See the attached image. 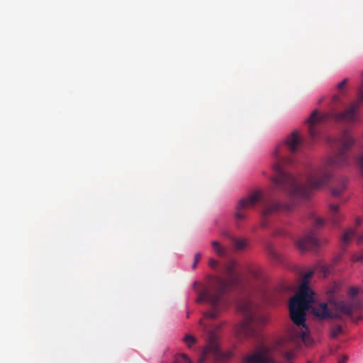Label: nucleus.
<instances>
[{
    "label": "nucleus",
    "mask_w": 363,
    "mask_h": 363,
    "mask_svg": "<svg viewBox=\"0 0 363 363\" xmlns=\"http://www.w3.org/2000/svg\"><path fill=\"white\" fill-rule=\"evenodd\" d=\"M362 223V219L360 218H357L355 220V224L357 225H360Z\"/></svg>",
    "instance_id": "cd10ccee"
},
{
    "label": "nucleus",
    "mask_w": 363,
    "mask_h": 363,
    "mask_svg": "<svg viewBox=\"0 0 363 363\" xmlns=\"http://www.w3.org/2000/svg\"><path fill=\"white\" fill-rule=\"evenodd\" d=\"M179 357L183 359V361L186 363H193L192 360L184 353H182Z\"/></svg>",
    "instance_id": "4be33fe9"
},
{
    "label": "nucleus",
    "mask_w": 363,
    "mask_h": 363,
    "mask_svg": "<svg viewBox=\"0 0 363 363\" xmlns=\"http://www.w3.org/2000/svg\"><path fill=\"white\" fill-rule=\"evenodd\" d=\"M201 258V255L200 253H196L194 256V262L192 264V268L193 269H195L196 267V265L198 264V262L200 261Z\"/></svg>",
    "instance_id": "412c9836"
},
{
    "label": "nucleus",
    "mask_w": 363,
    "mask_h": 363,
    "mask_svg": "<svg viewBox=\"0 0 363 363\" xmlns=\"http://www.w3.org/2000/svg\"><path fill=\"white\" fill-rule=\"evenodd\" d=\"M313 274V272L305 274L298 291L289 301L290 317L294 325L289 329L287 335L280 342L281 347L289 348V352L284 353V357L289 363H293L291 359L294 357V349L301 342L305 344L308 342V328L306 325V316L311 307L310 303L314 302V293L309 287V279Z\"/></svg>",
    "instance_id": "7ed1b4c3"
},
{
    "label": "nucleus",
    "mask_w": 363,
    "mask_h": 363,
    "mask_svg": "<svg viewBox=\"0 0 363 363\" xmlns=\"http://www.w3.org/2000/svg\"><path fill=\"white\" fill-rule=\"evenodd\" d=\"M347 361V357L346 356H344L339 359L338 363H346Z\"/></svg>",
    "instance_id": "bb28decb"
},
{
    "label": "nucleus",
    "mask_w": 363,
    "mask_h": 363,
    "mask_svg": "<svg viewBox=\"0 0 363 363\" xmlns=\"http://www.w3.org/2000/svg\"><path fill=\"white\" fill-rule=\"evenodd\" d=\"M352 261L354 262H363V254L362 255H354L352 257Z\"/></svg>",
    "instance_id": "aec40b11"
},
{
    "label": "nucleus",
    "mask_w": 363,
    "mask_h": 363,
    "mask_svg": "<svg viewBox=\"0 0 363 363\" xmlns=\"http://www.w3.org/2000/svg\"><path fill=\"white\" fill-rule=\"evenodd\" d=\"M308 363H311V362H308Z\"/></svg>",
    "instance_id": "7c9ffc66"
},
{
    "label": "nucleus",
    "mask_w": 363,
    "mask_h": 363,
    "mask_svg": "<svg viewBox=\"0 0 363 363\" xmlns=\"http://www.w3.org/2000/svg\"><path fill=\"white\" fill-rule=\"evenodd\" d=\"M235 262L233 260L229 261L225 264L223 268V273L226 277V279L219 277H211L208 286L199 292V296L196 300V302L199 303L207 302L211 306L212 308L211 311L205 313L203 318L199 321L200 325L203 328L204 332L207 333V339L206 346L198 359V363H205L208 359L225 361L232 357L231 352H223L220 348L216 331L220 330L221 326L218 325L214 330L209 325L208 320L218 317L221 311L219 307L223 303L224 294L228 287L237 281L238 275L235 272Z\"/></svg>",
    "instance_id": "f03ea898"
},
{
    "label": "nucleus",
    "mask_w": 363,
    "mask_h": 363,
    "mask_svg": "<svg viewBox=\"0 0 363 363\" xmlns=\"http://www.w3.org/2000/svg\"><path fill=\"white\" fill-rule=\"evenodd\" d=\"M342 332V328L341 325H336L331 330L330 336L332 338H336Z\"/></svg>",
    "instance_id": "f3484780"
},
{
    "label": "nucleus",
    "mask_w": 363,
    "mask_h": 363,
    "mask_svg": "<svg viewBox=\"0 0 363 363\" xmlns=\"http://www.w3.org/2000/svg\"><path fill=\"white\" fill-rule=\"evenodd\" d=\"M224 235L230 239L231 241L235 250H242L247 246L246 240L244 239H238L234 236L231 235L228 233H225Z\"/></svg>",
    "instance_id": "ddd939ff"
},
{
    "label": "nucleus",
    "mask_w": 363,
    "mask_h": 363,
    "mask_svg": "<svg viewBox=\"0 0 363 363\" xmlns=\"http://www.w3.org/2000/svg\"><path fill=\"white\" fill-rule=\"evenodd\" d=\"M333 98H334V100H337L338 99V96H335Z\"/></svg>",
    "instance_id": "c756f323"
},
{
    "label": "nucleus",
    "mask_w": 363,
    "mask_h": 363,
    "mask_svg": "<svg viewBox=\"0 0 363 363\" xmlns=\"http://www.w3.org/2000/svg\"><path fill=\"white\" fill-rule=\"evenodd\" d=\"M211 245H212V247L215 252V253L220 256V257H223L226 255V250L225 248L220 245V242H218V241L216 240H213L211 242Z\"/></svg>",
    "instance_id": "4468645a"
},
{
    "label": "nucleus",
    "mask_w": 363,
    "mask_h": 363,
    "mask_svg": "<svg viewBox=\"0 0 363 363\" xmlns=\"http://www.w3.org/2000/svg\"><path fill=\"white\" fill-rule=\"evenodd\" d=\"M359 294V289L356 287L351 288L350 290V294L352 296H357Z\"/></svg>",
    "instance_id": "b1692460"
},
{
    "label": "nucleus",
    "mask_w": 363,
    "mask_h": 363,
    "mask_svg": "<svg viewBox=\"0 0 363 363\" xmlns=\"http://www.w3.org/2000/svg\"><path fill=\"white\" fill-rule=\"evenodd\" d=\"M328 219L333 227H338L340 225L343 219V216L340 213L338 205H330Z\"/></svg>",
    "instance_id": "9d476101"
},
{
    "label": "nucleus",
    "mask_w": 363,
    "mask_h": 363,
    "mask_svg": "<svg viewBox=\"0 0 363 363\" xmlns=\"http://www.w3.org/2000/svg\"><path fill=\"white\" fill-rule=\"evenodd\" d=\"M363 308V303L360 301H335L333 303L334 311H332V318L342 319V315L352 317L354 310Z\"/></svg>",
    "instance_id": "0eeeda50"
},
{
    "label": "nucleus",
    "mask_w": 363,
    "mask_h": 363,
    "mask_svg": "<svg viewBox=\"0 0 363 363\" xmlns=\"http://www.w3.org/2000/svg\"><path fill=\"white\" fill-rule=\"evenodd\" d=\"M271 195L269 193L263 194L260 191H256L250 194L246 198L241 199L235 208L234 213L235 218L238 220H244L247 218L246 211L252 208L255 205L261 201L262 203V216L267 218L271 214L280 210L291 211L293 208V204H281L279 202L271 201Z\"/></svg>",
    "instance_id": "20e7f679"
},
{
    "label": "nucleus",
    "mask_w": 363,
    "mask_h": 363,
    "mask_svg": "<svg viewBox=\"0 0 363 363\" xmlns=\"http://www.w3.org/2000/svg\"><path fill=\"white\" fill-rule=\"evenodd\" d=\"M302 144L303 139L301 138L297 130H294L285 140V145L289 151L291 153L296 152Z\"/></svg>",
    "instance_id": "1a4fd4ad"
},
{
    "label": "nucleus",
    "mask_w": 363,
    "mask_h": 363,
    "mask_svg": "<svg viewBox=\"0 0 363 363\" xmlns=\"http://www.w3.org/2000/svg\"><path fill=\"white\" fill-rule=\"evenodd\" d=\"M218 265V262L217 260L214 259H210L209 260V266L210 267H211L212 269H216Z\"/></svg>",
    "instance_id": "5701e85b"
},
{
    "label": "nucleus",
    "mask_w": 363,
    "mask_h": 363,
    "mask_svg": "<svg viewBox=\"0 0 363 363\" xmlns=\"http://www.w3.org/2000/svg\"><path fill=\"white\" fill-rule=\"evenodd\" d=\"M173 363H180L179 360L178 359V358H177Z\"/></svg>",
    "instance_id": "c85d7f7f"
},
{
    "label": "nucleus",
    "mask_w": 363,
    "mask_h": 363,
    "mask_svg": "<svg viewBox=\"0 0 363 363\" xmlns=\"http://www.w3.org/2000/svg\"><path fill=\"white\" fill-rule=\"evenodd\" d=\"M354 142V138L347 130H343L337 138H329L328 144L337 147V152L320 166L311 168L306 176L304 185L284 169L283 165L291 163V160L283 158L281 156V148L277 147L273 152L276 160L272 166L274 175L271 178L274 189L286 192L291 197H308L310 190L320 188L326 184L335 168L350 164L347 153Z\"/></svg>",
    "instance_id": "f257e3e1"
},
{
    "label": "nucleus",
    "mask_w": 363,
    "mask_h": 363,
    "mask_svg": "<svg viewBox=\"0 0 363 363\" xmlns=\"http://www.w3.org/2000/svg\"><path fill=\"white\" fill-rule=\"evenodd\" d=\"M238 308L242 312L244 319L235 328L237 336L240 337L257 336L260 327L266 322V318L257 314V306L250 299L240 301Z\"/></svg>",
    "instance_id": "39448f33"
},
{
    "label": "nucleus",
    "mask_w": 363,
    "mask_h": 363,
    "mask_svg": "<svg viewBox=\"0 0 363 363\" xmlns=\"http://www.w3.org/2000/svg\"><path fill=\"white\" fill-rule=\"evenodd\" d=\"M269 255L275 260H279V255L277 251L272 247H269L268 249Z\"/></svg>",
    "instance_id": "a211bd4d"
},
{
    "label": "nucleus",
    "mask_w": 363,
    "mask_h": 363,
    "mask_svg": "<svg viewBox=\"0 0 363 363\" xmlns=\"http://www.w3.org/2000/svg\"><path fill=\"white\" fill-rule=\"evenodd\" d=\"M252 275L257 279H259L260 277V274L258 272H252Z\"/></svg>",
    "instance_id": "a878e982"
},
{
    "label": "nucleus",
    "mask_w": 363,
    "mask_h": 363,
    "mask_svg": "<svg viewBox=\"0 0 363 363\" xmlns=\"http://www.w3.org/2000/svg\"><path fill=\"white\" fill-rule=\"evenodd\" d=\"M356 230L352 228L345 230L341 237V242L343 248H346L350 243L352 239L355 236Z\"/></svg>",
    "instance_id": "f8f14e48"
},
{
    "label": "nucleus",
    "mask_w": 363,
    "mask_h": 363,
    "mask_svg": "<svg viewBox=\"0 0 363 363\" xmlns=\"http://www.w3.org/2000/svg\"><path fill=\"white\" fill-rule=\"evenodd\" d=\"M311 311L314 315L320 319L332 318V311L329 310L325 303H320L318 305L315 304L311 307Z\"/></svg>",
    "instance_id": "9b49d317"
},
{
    "label": "nucleus",
    "mask_w": 363,
    "mask_h": 363,
    "mask_svg": "<svg viewBox=\"0 0 363 363\" xmlns=\"http://www.w3.org/2000/svg\"><path fill=\"white\" fill-rule=\"evenodd\" d=\"M355 236L357 237V243H360L363 240V236L361 235L357 234L356 232Z\"/></svg>",
    "instance_id": "393cba45"
},
{
    "label": "nucleus",
    "mask_w": 363,
    "mask_h": 363,
    "mask_svg": "<svg viewBox=\"0 0 363 363\" xmlns=\"http://www.w3.org/2000/svg\"><path fill=\"white\" fill-rule=\"evenodd\" d=\"M347 186V179H342L340 181V183L337 186L335 187L333 191L332 194L334 196H339L346 189Z\"/></svg>",
    "instance_id": "2eb2a0df"
},
{
    "label": "nucleus",
    "mask_w": 363,
    "mask_h": 363,
    "mask_svg": "<svg viewBox=\"0 0 363 363\" xmlns=\"http://www.w3.org/2000/svg\"><path fill=\"white\" fill-rule=\"evenodd\" d=\"M313 229L309 230L303 237L298 238L296 242L297 248L302 251L317 250L326 240H321L318 238L316 230L321 228L325 225V220L319 217H313Z\"/></svg>",
    "instance_id": "423d86ee"
},
{
    "label": "nucleus",
    "mask_w": 363,
    "mask_h": 363,
    "mask_svg": "<svg viewBox=\"0 0 363 363\" xmlns=\"http://www.w3.org/2000/svg\"><path fill=\"white\" fill-rule=\"evenodd\" d=\"M183 341L186 343L189 348H191L192 345L196 344V339L193 335L188 334L184 337Z\"/></svg>",
    "instance_id": "dca6fc26"
},
{
    "label": "nucleus",
    "mask_w": 363,
    "mask_h": 363,
    "mask_svg": "<svg viewBox=\"0 0 363 363\" xmlns=\"http://www.w3.org/2000/svg\"><path fill=\"white\" fill-rule=\"evenodd\" d=\"M347 79H345L341 82H340L337 85V88L338 91L342 92L343 91V89H344V87L347 84Z\"/></svg>",
    "instance_id": "6ab92c4d"
},
{
    "label": "nucleus",
    "mask_w": 363,
    "mask_h": 363,
    "mask_svg": "<svg viewBox=\"0 0 363 363\" xmlns=\"http://www.w3.org/2000/svg\"><path fill=\"white\" fill-rule=\"evenodd\" d=\"M243 363H276L269 349L262 348L246 357Z\"/></svg>",
    "instance_id": "6e6552de"
}]
</instances>
